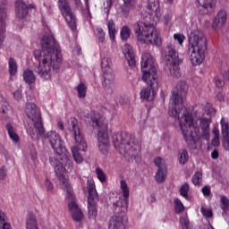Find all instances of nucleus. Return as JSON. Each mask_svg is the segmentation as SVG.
Segmentation results:
<instances>
[{
    "label": "nucleus",
    "instance_id": "f257e3e1",
    "mask_svg": "<svg viewBox=\"0 0 229 229\" xmlns=\"http://www.w3.org/2000/svg\"><path fill=\"white\" fill-rule=\"evenodd\" d=\"M189 92L187 82L181 81L177 83L175 90L173 91L171 103L168 107V114L171 117H175L179 121L180 130L190 149H198L201 148V140H210V117L216 114V110L212 104L206 103L199 105V112L202 115L209 117H201L197 120L192 117L191 113L183 103L185 96Z\"/></svg>",
    "mask_w": 229,
    "mask_h": 229
},
{
    "label": "nucleus",
    "instance_id": "f03ea898",
    "mask_svg": "<svg viewBox=\"0 0 229 229\" xmlns=\"http://www.w3.org/2000/svg\"><path fill=\"white\" fill-rule=\"evenodd\" d=\"M42 50L36 49L33 53L35 60L39 62L35 68L36 72L44 81H49L53 72H60L62 53L51 30H48L41 38Z\"/></svg>",
    "mask_w": 229,
    "mask_h": 229
},
{
    "label": "nucleus",
    "instance_id": "7ed1b4c3",
    "mask_svg": "<svg viewBox=\"0 0 229 229\" xmlns=\"http://www.w3.org/2000/svg\"><path fill=\"white\" fill-rule=\"evenodd\" d=\"M25 113L29 119H31L33 122V126L27 129L28 135H30L33 140H38L40 137L47 139L52 149H54L59 157H62V155L67 151L65 143L56 131H50L46 133L44 123H42V116L40 115V112L37 110V105H35V103H27L25 106Z\"/></svg>",
    "mask_w": 229,
    "mask_h": 229
},
{
    "label": "nucleus",
    "instance_id": "20e7f679",
    "mask_svg": "<svg viewBox=\"0 0 229 229\" xmlns=\"http://www.w3.org/2000/svg\"><path fill=\"white\" fill-rule=\"evenodd\" d=\"M149 22L137 21L133 25L134 35L141 44H153L160 46L162 38L160 33L155 28V24L160 22L162 11H160V0H148L147 4Z\"/></svg>",
    "mask_w": 229,
    "mask_h": 229
},
{
    "label": "nucleus",
    "instance_id": "39448f33",
    "mask_svg": "<svg viewBox=\"0 0 229 229\" xmlns=\"http://www.w3.org/2000/svg\"><path fill=\"white\" fill-rule=\"evenodd\" d=\"M208 47L207 37L199 29H194L188 37V55L192 65H201L205 61V51Z\"/></svg>",
    "mask_w": 229,
    "mask_h": 229
},
{
    "label": "nucleus",
    "instance_id": "423d86ee",
    "mask_svg": "<svg viewBox=\"0 0 229 229\" xmlns=\"http://www.w3.org/2000/svg\"><path fill=\"white\" fill-rule=\"evenodd\" d=\"M113 144L115 149L125 158L140 162V145L135 141V137L131 134L117 132L113 135Z\"/></svg>",
    "mask_w": 229,
    "mask_h": 229
},
{
    "label": "nucleus",
    "instance_id": "0eeeda50",
    "mask_svg": "<svg viewBox=\"0 0 229 229\" xmlns=\"http://www.w3.org/2000/svg\"><path fill=\"white\" fill-rule=\"evenodd\" d=\"M69 152L63 153V157H61V161L56 157H50V164L54 166V171L59 180V183L63 191L68 192L70 196H72V187L71 186V182H69V177L65 175V173H72V169H74V165L72 164V160L67 155Z\"/></svg>",
    "mask_w": 229,
    "mask_h": 229
},
{
    "label": "nucleus",
    "instance_id": "6e6552de",
    "mask_svg": "<svg viewBox=\"0 0 229 229\" xmlns=\"http://www.w3.org/2000/svg\"><path fill=\"white\" fill-rule=\"evenodd\" d=\"M93 128L98 129V146L102 155H108L110 151V133L108 131V123L101 114L93 113L91 114Z\"/></svg>",
    "mask_w": 229,
    "mask_h": 229
},
{
    "label": "nucleus",
    "instance_id": "1a4fd4ad",
    "mask_svg": "<svg viewBox=\"0 0 229 229\" xmlns=\"http://www.w3.org/2000/svg\"><path fill=\"white\" fill-rule=\"evenodd\" d=\"M70 133L72 137L75 140V145L72 146L71 151L73 157V160L76 164H83V156L80 151L86 153L88 149L87 141L81 135V131H80V127L78 126V120L73 118L70 123Z\"/></svg>",
    "mask_w": 229,
    "mask_h": 229
},
{
    "label": "nucleus",
    "instance_id": "9d476101",
    "mask_svg": "<svg viewBox=\"0 0 229 229\" xmlns=\"http://www.w3.org/2000/svg\"><path fill=\"white\" fill-rule=\"evenodd\" d=\"M141 80L149 87H154L158 83V74L157 73V68L155 67V61L151 54L144 53L141 55Z\"/></svg>",
    "mask_w": 229,
    "mask_h": 229
},
{
    "label": "nucleus",
    "instance_id": "9b49d317",
    "mask_svg": "<svg viewBox=\"0 0 229 229\" xmlns=\"http://www.w3.org/2000/svg\"><path fill=\"white\" fill-rule=\"evenodd\" d=\"M100 56L101 67L104 72L103 88L106 94H113L114 90H115V83L114 82V80H115V76L114 75V70L112 69V57L103 53L100 54Z\"/></svg>",
    "mask_w": 229,
    "mask_h": 229
},
{
    "label": "nucleus",
    "instance_id": "f8f14e48",
    "mask_svg": "<svg viewBox=\"0 0 229 229\" xmlns=\"http://www.w3.org/2000/svg\"><path fill=\"white\" fill-rule=\"evenodd\" d=\"M77 6L81 4V0H73ZM57 6L59 11L61 12V15L65 20L66 24L69 26L72 31H76V15L72 13V9L71 8V4L67 0H58Z\"/></svg>",
    "mask_w": 229,
    "mask_h": 229
},
{
    "label": "nucleus",
    "instance_id": "ddd939ff",
    "mask_svg": "<svg viewBox=\"0 0 229 229\" xmlns=\"http://www.w3.org/2000/svg\"><path fill=\"white\" fill-rule=\"evenodd\" d=\"M120 190L123 199L117 200L114 205L122 214H124L128 210V199L130 198V187L125 180L120 181Z\"/></svg>",
    "mask_w": 229,
    "mask_h": 229
},
{
    "label": "nucleus",
    "instance_id": "4468645a",
    "mask_svg": "<svg viewBox=\"0 0 229 229\" xmlns=\"http://www.w3.org/2000/svg\"><path fill=\"white\" fill-rule=\"evenodd\" d=\"M66 199L69 201L68 208L72 213V219L80 223L83 220L84 215L83 211L78 207L76 203V198L74 197V191L72 190V195H69V192H66Z\"/></svg>",
    "mask_w": 229,
    "mask_h": 229
},
{
    "label": "nucleus",
    "instance_id": "2eb2a0df",
    "mask_svg": "<svg viewBox=\"0 0 229 229\" xmlns=\"http://www.w3.org/2000/svg\"><path fill=\"white\" fill-rule=\"evenodd\" d=\"M8 19V11L6 9V2L0 4V46L4 42L6 37V21Z\"/></svg>",
    "mask_w": 229,
    "mask_h": 229
},
{
    "label": "nucleus",
    "instance_id": "dca6fc26",
    "mask_svg": "<svg viewBox=\"0 0 229 229\" xmlns=\"http://www.w3.org/2000/svg\"><path fill=\"white\" fill-rule=\"evenodd\" d=\"M165 59L166 64H178L180 58L178 57V52L174 49V46L167 44L164 49Z\"/></svg>",
    "mask_w": 229,
    "mask_h": 229
},
{
    "label": "nucleus",
    "instance_id": "f3484780",
    "mask_svg": "<svg viewBox=\"0 0 229 229\" xmlns=\"http://www.w3.org/2000/svg\"><path fill=\"white\" fill-rule=\"evenodd\" d=\"M225 22H226V11L220 10L213 20L212 29L217 31V30H221L225 26Z\"/></svg>",
    "mask_w": 229,
    "mask_h": 229
},
{
    "label": "nucleus",
    "instance_id": "a211bd4d",
    "mask_svg": "<svg viewBox=\"0 0 229 229\" xmlns=\"http://www.w3.org/2000/svg\"><path fill=\"white\" fill-rule=\"evenodd\" d=\"M124 221H126V216L124 215L122 216H112L109 221V229H126L124 226Z\"/></svg>",
    "mask_w": 229,
    "mask_h": 229
},
{
    "label": "nucleus",
    "instance_id": "6ab92c4d",
    "mask_svg": "<svg viewBox=\"0 0 229 229\" xmlns=\"http://www.w3.org/2000/svg\"><path fill=\"white\" fill-rule=\"evenodd\" d=\"M122 51L130 67H135V55H133V48L131 47V45L125 44L123 47Z\"/></svg>",
    "mask_w": 229,
    "mask_h": 229
},
{
    "label": "nucleus",
    "instance_id": "aec40b11",
    "mask_svg": "<svg viewBox=\"0 0 229 229\" xmlns=\"http://www.w3.org/2000/svg\"><path fill=\"white\" fill-rule=\"evenodd\" d=\"M5 131H7L9 139L13 142V144H17L21 142V137L17 133V129L13 126L12 123H6L5 126Z\"/></svg>",
    "mask_w": 229,
    "mask_h": 229
},
{
    "label": "nucleus",
    "instance_id": "412c9836",
    "mask_svg": "<svg viewBox=\"0 0 229 229\" xmlns=\"http://www.w3.org/2000/svg\"><path fill=\"white\" fill-rule=\"evenodd\" d=\"M15 13L18 19H24L28 15V5L21 0L15 3Z\"/></svg>",
    "mask_w": 229,
    "mask_h": 229
},
{
    "label": "nucleus",
    "instance_id": "4be33fe9",
    "mask_svg": "<svg viewBox=\"0 0 229 229\" xmlns=\"http://www.w3.org/2000/svg\"><path fill=\"white\" fill-rule=\"evenodd\" d=\"M182 64V60L178 61V63H166V66L168 67L169 74L172 78H181L182 77V70L180 69V64Z\"/></svg>",
    "mask_w": 229,
    "mask_h": 229
},
{
    "label": "nucleus",
    "instance_id": "5701e85b",
    "mask_svg": "<svg viewBox=\"0 0 229 229\" xmlns=\"http://www.w3.org/2000/svg\"><path fill=\"white\" fill-rule=\"evenodd\" d=\"M140 98L142 101H153V99H155L153 86L143 88L140 92Z\"/></svg>",
    "mask_w": 229,
    "mask_h": 229
},
{
    "label": "nucleus",
    "instance_id": "b1692460",
    "mask_svg": "<svg viewBox=\"0 0 229 229\" xmlns=\"http://www.w3.org/2000/svg\"><path fill=\"white\" fill-rule=\"evenodd\" d=\"M87 189L89 192L88 199H95L99 201V195H98V191L96 190V182L94 179H88L87 181Z\"/></svg>",
    "mask_w": 229,
    "mask_h": 229
},
{
    "label": "nucleus",
    "instance_id": "393cba45",
    "mask_svg": "<svg viewBox=\"0 0 229 229\" xmlns=\"http://www.w3.org/2000/svg\"><path fill=\"white\" fill-rule=\"evenodd\" d=\"M98 201L99 200L88 199V216L89 219L96 220L98 217Z\"/></svg>",
    "mask_w": 229,
    "mask_h": 229
},
{
    "label": "nucleus",
    "instance_id": "a878e982",
    "mask_svg": "<svg viewBox=\"0 0 229 229\" xmlns=\"http://www.w3.org/2000/svg\"><path fill=\"white\" fill-rule=\"evenodd\" d=\"M135 8H137V0H123L122 13H123V15H128L130 12H133Z\"/></svg>",
    "mask_w": 229,
    "mask_h": 229
},
{
    "label": "nucleus",
    "instance_id": "bb28decb",
    "mask_svg": "<svg viewBox=\"0 0 229 229\" xmlns=\"http://www.w3.org/2000/svg\"><path fill=\"white\" fill-rule=\"evenodd\" d=\"M23 81L27 83V85H33L35 81H37V77L35 76V73H33V71L30 69H26L23 72Z\"/></svg>",
    "mask_w": 229,
    "mask_h": 229
},
{
    "label": "nucleus",
    "instance_id": "cd10ccee",
    "mask_svg": "<svg viewBox=\"0 0 229 229\" xmlns=\"http://www.w3.org/2000/svg\"><path fill=\"white\" fill-rule=\"evenodd\" d=\"M26 229H38V222L35 214L30 213L26 219Z\"/></svg>",
    "mask_w": 229,
    "mask_h": 229
},
{
    "label": "nucleus",
    "instance_id": "c85d7f7f",
    "mask_svg": "<svg viewBox=\"0 0 229 229\" xmlns=\"http://www.w3.org/2000/svg\"><path fill=\"white\" fill-rule=\"evenodd\" d=\"M166 178H167V168L157 169L155 175V180L157 183H164Z\"/></svg>",
    "mask_w": 229,
    "mask_h": 229
},
{
    "label": "nucleus",
    "instance_id": "c756f323",
    "mask_svg": "<svg viewBox=\"0 0 229 229\" xmlns=\"http://www.w3.org/2000/svg\"><path fill=\"white\" fill-rule=\"evenodd\" d=\"M107 30H108L109 38L111 40H115V35L117 33V30H115V23L114 22V20L107 21Z\"/></svg>",
    "mask_w": 229,
    "mask_h": 229
},
{
    "label": "nucleus",
    "instance_id": "7c9ffc66",
    "mask_svg": "<svg viewBox=\"0 0 229 229\" xmlns=\"http://www.w3.org/2000/svg\"><path fill=\"white\" fill-rule=\"evenodd\" d=\"M222 137L229 136V123L228 119L222 117L220 121Z\"/></svg>",
    "mask_w": 229,
    "mask_h": 229
},
{
    "label": "nucleus",
    "instance_id": "2f4dec72",
    "mask_svg": "<svg viewBox=\"0 0 229 229\" xmlns=\"http://www.w3.org/2000/svg\"><path fill=\"white\" fill-rule=\"evenodd\" d=\"M0 229H12V225L6 221V214L0 209Z\"/></svg>",
    "mask_w": 229,
    "mask_h": 229
},
{
    "label": "nucleus",
    "instance_id": "473e14b6",
    "mask_svg": "<svg viewBox=\"0 0 229 229\" xmlns=\"http://www.w3.org/2000/svg\"><path fill=\"white\" fill-rule=\"evenodd\" d=\"M178 155L179 164L183 165L189 162V152H187L185 149H180Z\"/></svg>",
    "mask_w": 229,
    "mask_h": 229
},
{
    "label": "nucleus",
    "instance_id": "72a5a7b5",
    "mask_svg": "<svg viewBox=\"0 0 229 229\" xmlns=\"http://www.w3.org/2000/svg\"><path fill=\"white\" fill-rule=\"evenodd\" d=\"M10 110V104L6 101V99L0 94V112L2 114H6Z\"/></svg>",
    "mask_w": 229,
    "mask_h": 229
},
{
    "label": "nucleus",
    "instance_id": "f704fd0d",
    "mask_svg": "<svg viewBox=\"0 0 229 229\" xmlns=\"http://www.w3.org/2000/svg\"><path fill=\"white\" fill-rule=\"evenodd\" d=\"M77 92H78V98L81 99H83L87 96V86L83 84V82H81L77 88Z\"/></svg>",
    "mask_w": 229,
    "mask_h": 229
},
{
    "label": "nucleus",
    "instance_id": "c9c22d12",
    "mask_svg": "<svg viewBox=\"0 0 229 229\" xmlns=\"http://www.w3.org/2000/svg\"><path fill=\"white\" fill-rule=\"evenodd\" d=\"M212 133L214 135V138L211 140V144L215 148H217V146L221 144V141L219 140V129L215 127L212 131Z\"/></svg>",
    "mask_w": 229,
    "mask_h": 229
},
{
    "label": "nucleus",
    "instance_id": "e433bc0d",
    "mask_svg": "<svg viewBox=\"0 0 229 229\" xmlns=\"http://www.w3.org/2000/svg\"><path fill=\"white\" fill-rule=\"evenodd\" d=\"M174 204L175 214H182V212L185 210V206H183V203L182 202V200H180V199H175L174 200Z\"/></svg>",
    "mask_w": 229,
    "mask_h": 229
},
{
    "label": "nucleus",
    "instance_id": "4c0bfd02",
    "mask_svg": "<svg viewBox=\"0 0 229 229\" xmlns=\"http://www.w3.org/2000/svg\"><path fill=\"white\" fill-rule=\"evenodd\" d=\"M222 209L224 211L223 216H229V200L226 197H221Z\"/></svg>",
    "mask_w": 229,
    "mask_h": 229
},
{
    "label": "nucleus",
    "instance_id": "58836bf2",
    "mask_svg": "<svg viewBox=\"0 0 229 229\" xmlns=\"http://www.w3.org/2000/svg\"><path fill=\"white\" fill-rule=\"evenodd\" d=\"M95 173L100 183H105V182H106V174H105L103 169H101L100 167H97L95 169Z\"/></svg>",
    "mask_w": 229,
    "mask_h": 229
},
{
    "label": "nucleus",
    "instance_id": "ea45409f",
    "mask_svg": "<svg viewBox=\"0 0 229 229\" xmlns=\"http://www.w3.org/2000/svg\"><path fill=\"white\" fill-rule=\"evenodd\" d=\"M131 33V30H130V27L123 26L120 31L122 40H128V38H130Z\"/></svg>",
    "mask_w": 229,
    "mask_h": 229
},
{
    "label": "nucleus",
    "instance_id": "a19ab883",
    "mask_svg": "<svg viewBox=\"0 0 229 229\" xmlns=\"http://www.w3.org/2000/svg\"><path fill=\"white\" fill-rule=\"evenodd\" d=\"M192 183L195 185H201L203 183V174L196 172L192 176Z\"/></svg>",
    "mask_w": 229,
    "mask_h": 229
},
{
    "label": "nucleus",
    "instance_id": "79ce46f5",
    "mask_svg": "<svg viewBox=\"0 0 229 229\" xmlns=\"http://www.w3.org/2000/svg\"><path fill=\"white\" fill-rule=\"evenodd\" d=\"M197 3H199L204 10H212L214 0H197Z\"/></svg>",
    "mask_w": 229,
    "mask_h": 229
},
{
    "label": "nucleus",
    "instance_id": "37998d69",
    "mask_svg": "<svg viewBox=\"0 0 229 229\" xmlns=\"http://www.w3.org/2000/svg\"><path fill=\"white\" fill-rule=\"evenodd\" d=\"M9 72L11 76H15L17 74V63L13 58L9 59Z\"/></svg>",
    "mask_w": 229,
    "mask_h": 229
},
{
    "label": "nucleus",
    "instance_id": "c03bdc74",
    "mask_svg": "<svg viewBox=\"0 0 229 229\" xmlns=\"http://www.w3.org/2000/svg\"><path fill=\"white\" fill-rule=\"evenodd\" d=\"M154 164L156 167H158V169H167L165 160L160 157L154 158Z\"/></svg>",
    "mask_w": 229,
    "mask_h": 229
},
{
    "label": "nucleus",
    "instance_id": "a18cd8bd",
    "mask_svg": "<svg viewBox=\"0 0 229 229\" xmlns=\"http://www.w3.org/2000/svg\"><path fill=\"white\" fill-rule=\"evenodd\" d=\"M180 194L182 196V198H185V199H189V183L185 182L180 188Z\"/></svg>",
    "mask_w": 229,
    "mask_h": 229
},
{
    "label": "nucleus",
    "instance_id": "49530a36",
    "mask_svg": "<svg viewBox=\"0 0 229 229\" xmlns=\"http://www.w3.org/2000/svg\"><path fill=\"white\" fill-rule=\"evenodd\" d=\"M96 31H97V37L98 38V41L101 42L103 44V42H105L106 40V33H105V30H103V28L101 27H98L96 29Z\"/></svg>",
    "mask_w": 229,
    "mask_h": 229
},
{
    "label": "nucleus",
    "instance_id": "de8ad7c7",
    "mask_svg": "<svg viewBox=\"0 0 229 229\" xmlns=\"http://www.w3.org/2000/svg\"><path fill=\"white\" fill-rule=\"evenodd\" d=\"M174 40H175V42H178L179 46H183V42H185V35L182 33H174Z\"/></svg>",
    "mask_w": 229,
    "mask_h": 229
},
{
    "label": "nucleus",
    "instance_id": "09e8293b",
    "mask_svg": "<svg viewBox=\"0 0 229 229\" xmlns=\"http://www.w3.org/2000/svg\"><path fill=\"white\" fill-rule=\"evenodd\" d=\"M200 214H202V216L207 219L212 217L213 216L212 209L205 207L200 208Z\"/></svg>",
    "mask_w": 229,
    "mask_h": 229
},
{
    "label": "nucleus",
    "instance_id": "8fccbe9b",
    "mask_svg": "<svg viewBox=\"0 0 229 229\" xmlns=\"http://www.w3.org/2000/svg\"><path fill=\"white\" fill-rule=\"evenodd\" d=\"M44 187L47 192H48L49 194L53 193V190L55 189V187L53 186V182H51L48 178L45 179Z\"/></svg>",
    "mask_w": 229,
    "mask_h": 229
},
{
    "label": "nucleus",
    "instance_id": "3c124183",
    "mask_svg": "<svg viewBox=\"0 0 229 229\" xmlns=\"http://www.w3.org/2000/svg\"><path fill=\"white\" fill-rule=\"evenodd\" d=\"M171 21H173V14L171 13H165L163 16V22L165 26H167L171 23Z\"/></svg>",
    "mask_w": 229,
    "mask_h": 229
},
{
    "label": "nucleus",
    "instance_id": "603ef678",
    "mask_svg": "<svg viewBox=\"0 0 229 229\" xmlns=\"http://www.w3.org/2000/svg\"><path fill=\"white\" fill-rule=\"evenodd\" d=\"M214 81H215L216 87H217L218 89L225 87V81H223V79H221L220 77L218 76L215 77Z\"/></svg>",
    "mask_w": 229,
    "mask_h": 229
},
{
    "label": "nucleus",
    "instance_id": "864d4df0",
    "mask_svg": "<svg viewBox=\"0 0 229 229\" xmlns=\"http://www.w3.org/2000/svg\"><path fill=\"white\" fill-rule=\"evenodd\" d=\"M104 5L106 6V12L107 13V17H108V13H110V8H112V4H114L113 1L114 0H104Z\"/></svg>",
    "mask_w": 229,
    "mask_h": 229
},
{
    "label": "nucleus",
    "instance_id": "5fc2aeb1",
    "mask_svg": "<svg viewBox=\"0 0 229 229\" xmlns=\"http://www.w3.org/2000/svg\"><path fill=\"white\" fill-rule=\"evenodd\" d=\"M222 144L224 146V148L225 149V151H229V136H224L222 137Z\"/></svg>",
    "mask_w": 229,
    "mask_h": 229
},
{
    "label": "nucleus",
    "instance_id": "6e6d98bb",
    "mask_svg": "<svg viewBox=\"0 0 229 229\" xmlns=\"http://www.w3.org/2000/svg\"><path fill=\"white\" fill-rule=\"evenodd\" d=\"M7 174H8V170L6 169V167L2 166L0 168V180H4Z\"/></svg>",
    "mask_w": 229,
    "mask_h": 229
},
{
    "label": "nucleus",
    "instance_id": "4d7b16f0",
    "mask_svg": "<svg viewBox=\"0 0 229 229\" xmlns=\"http://www.w3.org/2000/svg\"><path fill=\"white\" fill-rule=\"evenodd\" d=\"M201 192H202V194H203L206 198H208V196H210V194H211L210 187H209V186H204V187L201 189Z\"/></svg>",
    "mask_w": 229,
    "mask_h": 229
},
{
    "label": "nucleus",
    "instance_id": "13d9d810",
    "mask_svg": "<svg viewBox=\"0 0 229 229\" xmlns=\"http://www.w3.org/2000/svg\"><path fill=\"white\" fill-rule=\"evenodd\" d=\"M13 97L16 101H21V99H22V91L21 89H17L13 93Z\"/></svg>",
    "mask_w": 229,
    "mask_h": 229
},
{
    "label": "nucleus",
    "instance_id": "bf43d9fd",
    "mask_svg": "<svg viewBox=\"0 0 229 229\" xmlns=\"http://www.w3.org/2000/svg\"><path fill=\"white\" fill-rule=\"evenodd\" d=\"M43 4L47 8V15H53V13H55V10L53 9V6L48 5L46 3H44Z\"/></svg>",
    "mask_w": 229,
    "mask_h": 229
},
{
    "label": "nucleus",
    "instance_id": "052dcab7",
    "mask_svg": "<svg viewBox=\"0 0 229 229\" xmlns=\"http://www.w3.org/2000/svg\"><path fill=\"white\" fill-rule=\"evenodd\" d=\"M211 157L216 160V158H219V152L217 150H213L211 153Z\"/></svg>",
    "mask_w": 229,
    "mask_h": 229
},
{
    "label": "nucleus",
    "instance_id": "680f3d73",
    "mask_svg": "<svg viewBox=\"0 0 229 229\" xmlns=\"http://www.w3.org/2000/svg\"><path fill=\"white\" fill-rule=\"evenodd\" d=\"M30 157H31V160H33V162H35V160H37V151L32 150L30 152Z\"/></svg>",
    "mask_w": 229,
    "mask_h": 229
},
{
    "label": "nucleus",
    "instance_id": "e2e57ef3",
    "mask_svg": "<svg viewBox=\"0 0 229 229\" xmlns=\"http://www.w3.org/2000/svg\"><path fill=\"white\" fill-rule=\"evenodd\" d=\"M57 127H58L59 130H61V131H64V122L63 121H58Z\"/></svg>",
    "mask_w": 229,
    "mask_h": 229
},
{
    "label": "nucleus",
    "instance_id": "0e129e2a",
    "mask_svg": "<svg viewBox=\"0 0 229 229\" xmlns=\"http://www.w3.org/2000/svg\"><path fill=\"white\" fill-rule=\"evenodd\" d=\"M223 78L229 81V70L225 71L223 74Z\"/></svg>",
    "mask_w": 229,
    "mask_h": 229
},
{
    "label": "nucleus",
    "instance_id": "69168bd1",
    "mask_svg": "<svg viewBox=\"0 0 229 229\" xmlns=\"http://www.w3.org/2000/svg\"><path fill=\"white\" fill-rule=\"evenodd\" d=\"M149 202L150 203H156L157 202V198L155 197V195L150 196Z\"/></svg>",
    "mask_w": 229,
    "mask_h": 229
},
{
    "label": "nucleus",
    "instance_id": "338daca9",
    "mask_svg": "<svg viewBox=\"0 0 229 229\" xmlns=\"http://www.w3.org/2000/svg\"><path fill=\"white\" fill-rule=\"evenodd\" d=\"M27 8H28V10H30V9H34L35 8V4H30L27 5Z\"/></svg>",
    "mask_w": 229,
    "mask_h": 229
},
{
    "label": "nucleus",
    "instance_id": "774afa93",
    "mask_svg": "<svg viewBox=\"0 0 229 229\" xmlns=\"http://www.w3.org/2000/svg\"><path fill=\"white\" fill-rule=\"evenodd\" d=\"M217 98L219 99V101H223V94L219 93L217 95Z\"/></svg>",
    "mask_w": 229,
    "mask_h": 229
}]
</instances>
